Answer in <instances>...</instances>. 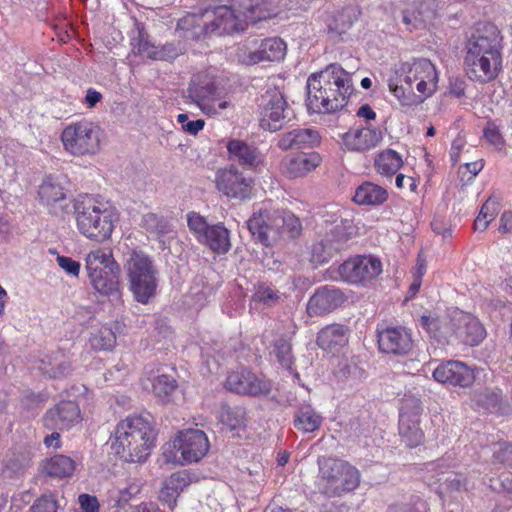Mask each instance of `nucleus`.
Returning <instances> with one entry per match:
<instances>
[{
  "mask_svg": "<svg viewBox=\"0 0 512 512\" xmlns=\"http://www.w3.org/2000/svg\"><path fill=\"white\" fill-rule=\"evenodd\" d=\"M307 107L314 113L342 109L354 91L352 76L339 64L328 65L307 79Z\"/></svg>",
  "mask_w": 512,
  "mask_h": 512,
  "instance_id": "f257e3e1",
  "label": "nucleus"
},
{
  "mask_svg": "<svg viewBox=\"0 0 512 512\" xmlns=\"http://www.w3.org/2000/svg\"><path fill=\"white\" fill-rule=\"evenodd\" d=\"M155 440L153 416L142 412L117 424L111 438V450L125 462L142 463L150 455Z\"/></svg>",
  "mask_w": 512,
  "mask_h": 512,
  "instance_id": "f03ea898",
  "label": "nucleus"
},
{
  "mask_svg": "<svg viewBox=\"0 0 512 512\" xmlns=\"http://www.w3.org/2000/svg\"><path fill=\"white\" fill-rule=\"evenodd\" d=\"M72 209L77 229L85 238L99 243L111 238L119 213L110 202L92 195H79Z\"/></svg>",
  "mask_w": 512,
  "mask_h": 512,
  "instance_id": "7ed1b4c3",
  "label": "nucleus"
},
{
  "mask_svg": "<svg viewBox=\"0 0 512 512\" xmlns=\"http://www.w3.org/2000/svg\"><path fill=\"white\" fill-rule=\"evenodd\" d=\"M438 83V74L432 62L425 58L404 62L395 68L394 74L388 80L390 91L403 104H408L416 90L423 97L432 95Z\"/></svg>",
  "mask_w": 512,
  "mask_h": 512,
  "instance_id": "20e7f679",
  "label": "nucleus"
},
{
  "mask_svg": "<svg viewBox=\"0 0 512 512\" xmlns=\"http://www.w3.org/2000/svg\"><path fill=\"white\" fill-rule=\"evenodd\" d=\"M86 270L95 291L110 301L120 302L119 277L121 269L109 248H99L86 256Z\"/></svg>",
  "mask_w": 512,
  "mask_h": 512,
  "instance_id": "39448f33",
  "label": "nucleus"
},
{
  "mask_svg": "<svg viewBox=\"0 0 512 512\" xmlns=\"http://www.w3.org/2000/svg\"><path fill=\"white\" fill-rule=\"evenodd\" d=\"M319 478L321 491L328 497L341 496L355 490L360 484V472L349 462L333 458L319 457Z\"/></svg>",
  "mask_w": 512,
  "mask_h": 512,
  "instance_id": "423d86ee",
  "label": "nucleus"
},
{
  "mask_svg": "<svg viewBox=\"0 0 512 512\" xmlns=\"http://www.w3.org/2000/svg\"><path fill=\"white\" fill-rule=\"evenodd\" d=\"M129 288L136 301L147 304L155 295L158 271L150 256L140 250H133L124 265Z\"/></svg>",
  "mask_w": 512,
  "mask_h": 512,
  "instance_id": "0eeeda50",
  "label": "nucleus"
},
{
  "mask_svg": "<svg viewBox=\"0 0 512 512\" xmlns=\"http://www.w3.org/2000/svg\"><path fill=\"white\" fill-rule=\"evenodd\" d=\"M100 137V127L87 120L71 123L61 133L65 151L77 157L96 154L100 150Z\"/></svg>",
  "mask_w": 512,
  "mask_h": 512,
  "instance_id": "6e6552de",
  "label": "nucleus"
},
{
  "mask_svg": "<svg viewBox=\"0 0 512 512\" xmlns=\"http://www.w3.org/2000/svg\"><path fill=\"white\" fill-rule=\"evenodd\" d=\"M187 97L208 116L219 114L229 105L227 101L220 98L215 81L207 74H197L191 78Z\"/></svg>",
  "mask_w": 512,
  "mask_h": 512,
  "instance_id": "1a4fd4ad",
  "label": "nucleus"
},
{
  "mask_svg": "<svg viewBox=\"0 0 512 512\" xmlns=\"http://www.w3.org/2000/svg\"><path fill=\"white\" fill-rule=\"evenodd\" d=\"M292 110L278 89L267 90L259 104V124L263 130L276 132L292 119Z\"/></svg>",
  "mask_w": 512,
  "mask_h": 512,
  "instance_id": "9d476101",
  "label": "nucleus"
},
{
  "mask_svg": "<svg viewBox=\"0 0 512 512\" xmlns=\"http://www.w3.org/2000/svg\"><path fill=\"white\" fill-rule=\"evenodd\" d=\"M68 179L63 174L49 175L38 188V197L42 205L46 206L49 212L58 217H64L72 209L67 200Z\"/></svg>",
  "mask_w": 512,
  "mask_h": 512,
  "instance_id": "9b49d317",
  "label": "nucleus"
},
{
  "mask_svg": "<svg viewBox=\"0 0 512 512\" xmlns=\"http://www.w3.org/2000/svg\"><path fill=\"white\" fill-rule=\"evenodd\" d=\"M202 31L206 35L231 34L245 29L239 14L230 5L206 7L201 10Z\"/></svg>",
  "mask_w": 512,
  "mask_h": 512,
  "instance_id": "f8f14e48",
  "label": "nucleus"
},
{
  "mask_svg": "<svg viewBox=\"0 0 512 512\" xmlns=\"http://www.w3.org/2000/svg\"><path fill=\"white\" fill-rule=\"evenodd\" d=\"M279 211L280 209L265 205L254 212L247 221L253 238L266 247L274 245L279 240Z\"/></svg>",
  "mask_w": 512,
  "mask_h": 512,
  "instance_id": "ddd939ff",
  "label": "nucleus"
},
{
  "mask_svg": "<svg viewBox=\"0 0 512 512\" xmlns=\"http://www.w3.org/2000/svg\"><path fill=\"white\" fill-rule=\"evenodd\" d=\"M382 272V264L372 256H355L338 267L340 278L350 284H366Z\"/></svg>",
  "mask_w": 512,
  "mask_h": 512,
  "instance_id": "4468645a",
  "label": "nucleus"
},
{
  "mask_svg": "<svg viewBox=\"0 0 512 512\" xmlns=\"http://www.w3.org/2000/svg\"><path fill=\"white\" fill-rule=\"evenodd\" d=\"M225 387L236 394L253 397L268 396L272 390L269 380L246 369L231 372L227 376Z\"/></svg>",
  "mask_w": 512,
  "mask_h": 512,
  "instance_id": "2eb2a0df",
  "label": "nucleus"
},
{
  "mask_svg": "<svg viewBox=\"0 0 512 512\" xmlns=\"http://www.w3.org/2000/svg\"><path fill=\"white\" fill-rule=\"evenodd\" d=\"M216 187L229 198L245 200L251 195L252 180L231 165L217 172Z\"/></svg>",
  "mask_w": 512,
  "mask_h": 512,
  "instance_id": "dca6fc26",
  "label": "nucleus"
},
{
  "mask_svg": "<svg viewBox=\"0 0 512 512\" xmlns=\"http://www.w3.org/2000/svg\"><path fill=\"white\" fill-rule=\"evenodd\" d=\"M433 378L447 386L469 388L475 381V373L474 369L464 362L449 360L435 368Z\"/></svg>",
  "mask_w": 512,
  "mask_h": 512,
  "instance_id": "f3484780",
  "label": "nucleus"
},
{
  "mask_svg": "<svg viewBox=\"0 0 512 512\" xmlns=\"http://www.w3.org/2000/svg\"><path fill=\"white\" fill-rule=\"evenodd\" d=\"M500 47V32L498 28L492 24H486L483 28L478 29L466 45V49L471 50L472 55L482 54L494 61L501 60Z\"/></svg>",
  "mask_w": 512,
  "mask_h": 512,
  "instance_id": "a211bd4d",
  "label": "nucleus"
},
{
  "mask_svg": "<svg viewBox=\"0 0 512 512\" xmlns=\"http://www.w3.org/2000/svg\"><path fill=\"white\" fill-rule=\"evenodd\" d=\"M210 447L208 438L202 430L189 429L181 432L174 441V448L181 454L185 463H193L201 460Z\"/></svg>",
  "mask_w": 512,
  "mask_h": 512,
  "instance_id": "6ab92c4d",
  "label": "nucleus"
},
{
  "mask_svg": "<svg viewBox=\"0 0 512 512\" xmlns=\"http://www.w3.org/2000/svg\"><path fill=\"white\" fill-rule=\"evenodd\" d=\"M453 325L456 329V344L475 347L486 338L485 327L472 314L456 310V319Z\"/></svg>",
  "mask_w": 512,
  "mask_h": 512,
  "instance_id": "aec40b11",
  "label": "nucleus"
},
{
  "mask_svg": "<svg viewBox=\"0 0 512 512\" xmlns=\"http://www.w3.org/2000/svg\"><path fill=\"white\" fill-rule=\"evenodd\" d=\"M43 421L49 430H68L80 421L79 406L75 401H60L46 412Z\"/></svg>",
  "mask_w": 512,
  "mask_h": 512,
  "instance_id": "412c9836",
  "label": "nucleus"
},
{
  "mask_svg": "<svg viewBox=\"0 0 512 512\" xmlns=\"http://www.w3.org/2000/svg\"><path fill=\"white\" fill-rule=\"evenodd\" d=\"M378 345L383 353L405 356L412 350L413 342L405 328L387 327L378 330Z\"/></svg>",
  "mask_w": 512,
  "mask_h": 512,
  "instance_id": "4be33fe9",
  "label": "nucleus"
},
{
  "mask_svg": "<svg viewBox=\"0 0 512 512\" xmlns=\"http://www.w3.org/2000/svg\"><path fill=\"white\" fill-rule=\"evenodd\" d=\"M277 0H229L231 8L239 14L242 23H256L275 14Z\"/></svg>",
  "mask_w": 512,
  "mask_h": 512,
  "instance_id": "5701e85b",
  "label": "nucleus"
},
{
  "mask_svg": "<svg viewBox=\"0 0 512 512\" xmlns=\"http://www.w3.org/2000/svg\"><path fill=\"white\" fill-rule=\"evenodd\" d=\"M471 407L484 414H503L508 407L502 390L497 387H483L475 389L471 396Z\"/></svg>",
  "mask_w": 512,
  "mask_h": 512,
  "instance_id": "b1692460",
  "label": "nucleus"
},
{
  "mask_svg": "<svg viewBox=\"0 0 512 512\" xmlns=\"http://www.w3.org/2000/svg\"><path fill=\"white\" fill-rule=\"evenodd\" d=\"M346 300L343 292L332 286H323L316 290L307 304L309 316H320L339 308Z\"/></svg>",
  "mask_w": 512,
  "mask_h": 512,
  "instance_id": "393cba45",
  "label": "nucleus"
},
{
  "mask_svg": "<svg viewBox=\"0 0 512 512\" xmlns=\"http://www.w3.org/2000/svg\"><path fill=\"white\" fill-rule=\"evenodd\" d=\"M421 407L416 404L413 409L408 405L402 406L399 415V434L406 446L413 448L423 440V432L420 429Z\"/></svg>",
  "mask_w": 512,
  "mask_h": 512,
  "instance_id": "a878e982",
  "label": "nucleus"
},
{
  "mask_svg": "<svg viewBox=\"0 0 512 512\" xmlns=\"http://www.w3.org/2000/svg\"><path fill=\"white\" fill-rule=\"evenodd\" d=\"M456 310L446 317H430L423 315L420 318V325L439 344H456V329L454 327Z\"/></svg>",
  "mask_w": 512,
  "mask_h": 512,
  "instance_id": "bb28decb",
  "label": "nucleus"
},
{
  "mask_svg": "<svg viewBox=\"0 0 512 512\" xmlns=\"http://www.w3.org/2000/svg\"><path fill=\"white\" fill-rule=\"evenodd\" d=\"M321 142L319 132L313 128H295L279 136L277 147L282 151L312 149Z\"/></svg>",
  "mask_w": 512,
  "mask_h": 512,
  "instance_id": "cd10ccee",
  "label": "nucleus"
},
{
  "mask_svg": "<svg viewBox=\"0 0 512 512\" xmlns=\"http://www.w3.org/2000/svg\"><path fill=\"white\" fill-rule=\"evenodd\" d=\"M195 475L187 470H181L171 474L162 485L159 500L170 510L177 505L180 494L194 481Z\"/></svg>",
  "mask_w": 512,
  "mask_h": 512,
  "instance_id": "c85d7f7f",
  "label": "nucleus"
},
{
  "mask_svg": "<svg viewBox=\"0 0 512 512\" xmlns=\"http://www.w3.org/2000/svg\"><path fill=\"white\" fill-rule=\"evenodd\" d=\"M501 65V60L494 61L488 56L472 55L471 50H467L465 57L466 73L471 80L487 82L497 76V71Z\"/></svg>",
  "mask_w": 512,
  "mask_h": 512,
  "instance_id": "c756f323",
  "label": "nucleus"
},
{
  "mask_svg": "<svg viewBox=\"0 0 512 512\" xmlns=\"http://www.w3.org/2000/svg\"><path fill=\"white\" fill-rule=\"evenodd\" d=\"M342 140L348 150L365 152L378 145L382 140V132L370 127L350 129L343 134Z\"/></svg>",
  "mask_w": 512,
  "mask_h": 512,
  "instance_id": "7c9ffc66",
  "label": "nucleus"
},
{
  "mask_svg": "<svg viewBox=\"0 0 512 512\" xmlns=\"http://www.w3.org/2000/svg\"><path fill=\"white\" fill-rule=\"evenodd\" d=\"M348 339L349 328L343 324L333 323L317 333L316 343L322 350L337 353L347 345Z\"/></svg>",
  "mask_w": 512,
  "mask_h": 512,
  "instance_id": "2f4dec72",
  "label": "nucleus"
},
{
  "mask_svg": "<svg viewBox=\"0 0 512 512\" xmlns=\"http://www.w3.org/2000/svg\"><path fill=\"white\" fill-rule=\"evenodd\" d=\"M286 55L285 42L277 37L267 38L261 41L259 48L249 52L243 62L254 65L262 61H280Z\"/></svg>",
  "mask_w": 512,
  "mask_h": 512,
  "instance_id": "473e14b6",
  "label": "nucleus"
},
{
  "mask_svg": "<svg viewBox=\"0 0 512 512\" xmlns=\"http://www.w3.org/2000/svg\"><path fill=\"white\" fill-rule=\"evenodd\" d=\"M321 156L316 152L301 153L288 158L284 163V172L289 178H299L319 166Z\"/></svg>",
  "mask_w": 512,
  "mask_h": 512,
  "instance_id": "72a5a7b5",
  "label": "nucleus"
},
{
  "mask_svg": "<svg viewBox=\"0 0 512 512\" xmlns=\"http://www.w3.org/2000/svg\"><path fill=\"white\" fill-rule=\"evenodd\" d=\"M231 159L243 166L255 168L260 163V153L257 148L249 146L241 140H231L227 144Z\"/></svg>",
  "mask_w": 512,
  "mask_h": 512,
  "instance_id": "f704fd0d",
  "label": "nucleus"
},
{
  "mask_svg": "<svg viewBox=\"0 0 512 512\" xmlns=\"http://www.w3.org/2000/svg\"><path fill=\"white\" fill-rule=\"evenodd\" d=\"M199 242L218 254L228 252L231 246L229 231L222 224L211 225Z\"/></svg>",
  "mask_w": 512,
  "mask_h": 512,
  "instance_id": "c9c22d12",
  "label": "nucleus"
},
{
  "mask_svg": "<svg viewBox=\"0 0 512 512\" xmlns=\"http://www.w3.org/2000/svg\"><path fill=\"white\" fill-rule=\"evenodd\" d=\"M388 198L385 188L372 182L362 183L355 191L353 200L359 205L377 206L383 204Z\"/></svg>",
  "mask_w": 512,
  "mask_h": 512,
  "instance_id": "e433bc0d",
  "label": "nucleus"
},
{
  "mask_svg": "<svg viewBox=\"0 0 512 512\" xmlns=\"http://www.w3.org/2000/svg\"><path fill=\"white\" fill-rule=\"evenodd\" d=\"M358 10L355 7L348 6L336 11L328 19V32L335 36L345 34L357 20Z\"/></svg>",
  "mask_w": 512,
  "mask_h": 512,
  "instance_id": "4c0bfd02",
  "label": "nucleus"
},
{
  "mask_svg": "<svg viewBox=\"0 0 512 512\" xmlns=\"http://www.w3.org/2000/svg\"><path fill=\"white\" fill-rule=\"evenodd\" d=\"M352 224L348 219H336L331 228L326 232L325 239L329 241L338 252L345 248L347 241L351 238Z\"/></svg>",
  "mask_w": 512,
  "mask_h": 512,
  "instance_id": "58836bf2",
  "label": "nucleus"
},
{
  "mask_svg": "<svg viewBox=\"0 0 512 512\" xmlns=\"http://www.w3.org/2000/svg\"><path fill=\"white\" fill-rule=\"evenodd\" d=\"M75 470V462L68 456L55 455L46 461L43 471L50 477H70Z\"/></svg>",
  "mask_w": 512,
  "mask_h": 512,
  "instance_id": "ea45409f",
  "label": "nucleus"
},
{
  "mask_svg": "<svg viewBox=\"0 0 512 512\" xmlns=\"http://www.w3.org/2000/svg\"><path fill=\"white\" fill-rule=\"evenodd\" d=\"M322 417L310 405L301 406L294 417V427L305 433L319 429Z\"/></svg>",
  "mask_w": 512,
  "mask_h": 512,
  "instance_id": "a19ab883",
  "label": "nucleus"
},
{
  "mask_svg": "<svg viewBox=\"0 0 512 512\" xmlns=\"http://www.w3.org/2000/svg\"><path fill=\"white\" fill-rule=\"evenodd\" d=\"M39 370L50 378H60L72 371V365L63 355H60V358L55 356L40 360Z\"/></svg>",
  "mask_w": 512,
  "mask_h": 512,
  "instance_id": "79ce46f5",
  "label": "nucleus"
},
{
  "mask_svg": "<svg viewBox=\"0 0 512 512\" xmlns=\"http://www.w3.org/2000/svg\"><path fill=\"white\" fill-rule=\"evenodd\" d=\"M141 491V482L133 480L128 483L123 489L113 491L109 495V505L111 508L117 510L125 509L133 497L138 495Z\"/></svg>",
  "mask_w": 512,
  "mask_h": 512,
  "instance_id": "37998d69",
  "label": "nucleus"
},
{
  "mask_svg": "<svg viewBox=\"0 0 512 512\" xmlns=\"http://www.w3.org/2000/svg\"><path fill=\"white\" fill-rule=\"evenodd\" d=\"M401 156L392 149L381 152L375 159V168L378 173L385 176L394 175L402 166Z\"/></svg>",
  "mask_w": 512,
  "mask_h": 512,
  "instance_id": "c03bdc74",
  "label": "nucleus"
},
{
  "mask_svg": "<svg viewBox=\"0 0 512 512\" xmlns=\"http://www.w3.org/2000/svg\"><path fill=\"white\" fill-rule=\"evenodd\" d=\"M279 239L286 236L289 239H296L302 231V224L298 217L287 210L279 211Z\"/></svg>",
  "mask_w": 512,
  "mask_h": 512,
  "instance_id": "a18cd8bd",
  "label": "nucleus"
},
{
  "mask_svg": "<svg viewBox=\"0 0 512 512\" xmlns=\"http://www.w3.org/2000/svg\"><path fill=\"white\" fill-rule=\"evenodd\" d=\"M177 387L176 379L166 374L158 375L152 381L153 393L162 403L171 401L172 394L176 391Z\"/></svg>",
  "mask_w": 512,
  "mask_h": 512,
  "instance_id": "49530a36",
  "label": "nucleus"
},
{
  "mask_svg": "<svg viewBox=\"0 0 512 512\" xmlns=\"http://www.w3.org/2000/svg\"><path fill=\"white\" fill-rule=\"evenodd\" d=\"M220 422L230 430H236L246 425V410L241 406L230 407L223 405L219 414Z\"/></svg>",
  "mask_w": 512,
  "mask_h": 512,
  "instance_id": "de8ad7c7",
  "label": "nucleus"
},
{
  "mask_svg": "<svg viewBox=\"0 0 512 512\" xmlns=\"http://www.w3.org/2000/svg\"><path fill=\"white\" fill-rule=\"evenodd\" d=\"M131 46L134 54L155 60L158 47L149 41L147 33L140 25H137V36L131 39Z\"/></svg>",
  "mask_w": 512,
  "mask_h": 512,
  "instance_id": "09e8293b",
  "label": "nucleus"
},
{
  "mask_svg": "<svg viewBox=\"0 0 512 512\" xmlns=\"http://www.w3.org/2000/svg\"><path fill=\"white\" fill-rule=\"evenodd\" d=\"M89 342L94 350H111L116 344V335L110 327L102 326L91 334Z\"/></svg>",
  "mask_w": 512,
  "mask_h": 512,
  "instance_id": "8fccbe9b",
  "label": "nucleus"
},
{
  "mask_svg": "<svg viewBox=\"0 0 512 512\" xmlns=\"http://www.w3.org/2000/svg\"><path fill=\"white\" fill-rule=\"evenodd\" d=\"M142 222L143 227L157 237H162L172 232L171 223L166 218L155 213L145 214Z\"/></svg>",
  "mask_w": 512,
  "mask_h": 512,
  "instance_id": "3c124183",
  "label": "nucleus"
},
{
  "mask_svg": "<svg viewBox=\"0 0 512 512\" xmlns=\"http://www.w3.org/2000/svg\"><path fill=\"white\" fill-rule=\"evenodd\" d=\"M273 353L275 354L280 365L285 369H291L294 363L291 342L281 337L274 342Z\"/></svg>",
  "mask_w": 512,
  "mask_h": 512,
  "instance_id": "603ef678",
  "label": "nucleus"
},
{
  "mask_svg": "<svg viewBox=\"0 0 512 512\" xmlns=\"http://www.w3.org/2000/svg\"><path fill=\"white\" fill-rule=\"evenodd\" d=\"M338 251L327 239L323 238L311 247V261L317 264L328 262Z\"/></svg>",
  "mask_w": 512,
  "mask_h": 512,
  "instance_id": "864d4df0",
  "label": "nucleus"
},
{
  "mask_svg": "<svg viewBox=\"0 0 512 512\" xmlns=\"http://www.w3.org/2000/svg\"><path fill=\"white\" fill-rule=\"evenodd\" d=\"M280 299V294L277 289L267 283H259L255 287L253 300L262 303L266 306L275 305Z\"/></svg>",
  "mask_w": 512,
  "mask_h": 512,
  "instance_id": "5fc2aeb1",
  "label": "nucleus"
},
{
  "mask_svg": "<svg viewBox=\"0 0 512 512\" xmlns=\"http://www.w3.org/2000/svg\"><path fill=\"white\" fill-rule=\"evenodd\" d=\"M387 512H428L427 503L416 496L408 502H397L390 505Z\"/></svg>",
  "mask_w": 512,
  "mask_h": 512,
  "instance_id": "6e6d98bb",
  "label": "nucleus"
},
{
  "mask_svg": "<svg viewBox=\"0 0 512 512\" xmlns=\"http://www.w3.org/2000/svg\"><path fill=\"white\" fill-rule=\"evenodd\" d=\"M187 224L189 230L195 235L198 241L201 240L205 232L211 226L207 223L203 216L194 211H191L187 214Z\"/></svg>",
  "mask_w": 512,
  "mask_h": 512,
  "instance_id": "4d7b16f0",
  "label": "nucleus"
},
{
  "mask_svg": "<svg viewBox=\"0 0 512 512\" xmlns=\"http://www.w3.org/2000/svg\"><path fill=\"white\" fill-rule=\"evenodd\" d=\"M493 462L503 465L512 464V444L503 443L499 444L493 452Z\"/></svg>",
  "mask_w": 512,
  "mask_h": 512,
  "instance_id": "13d9d810",
  "label": "nucleus"
},
{
  "mask_svg": "<svg viewBox=\"0 0 512 512\" xmlns=\"http://www.w3.org/2000/svg\"><path fill=\"white\" fill-rule=\"evenodd\" d=\"M57 508V502L52 496H42L30 507L29 512H57Z\"/></svg>",
  "mask_w": 512,
  "mask_h": 512,
  "instance_id": "bf43d9fd",
  "label": "nucleus"
},
{
  "mask_svg": "<svg viewBox=\"0 0 512 512\" xmlns=\"http://www.w3.org/2000/svg\"><path fill=\"white\" fill-rule=\"evenodd\" d=\"M58 266L67 274L78 277L81 265L78 261L68 256L58 255L56 258Z\"/></svg>",
  "mask_w": 512,
  "mask_h": 512,
  "instance_id": "052dcab7",
  "label": "nucleus"
},
{
  "mask_svg": "<svg viewBox=\"0 0 512 512\" xmlns=\"http://www.w3.org/2000/svg\"><path fill=\"white\" fill-rule=\"evenodd\" d=\"M29 458L25 455L13 454L6 460L5 468L12 473H19L28 466Z\"/></svg>",
  "mask_w": 512,
  "mask_h": 512,
  "instance_id": "680f3d73",
  "label": "nucleus"
},
{
  "mask_svg": "<svg viewBox=\"0 0 512 512\" xmlns=\"http://www.w3.org/2000/svg\"><path fill=\"white\" fill-rule=\"evenodd\" d=\"M81 512H99V502L96 496L81 494L78 497Z\"/></svg>",
  "mask_w": 512,
  "mask_h": 512,
  "instance_id": "e2e57ef3",
  "label": "nucleus"
},
{
  "mask_svg": "<svg viewBox=\"0 0 512 512\" xmlns=\"http://www.w3.org/2000/svg\"><path fill=\"white\" fill-rule=\"evenodd\" d=\"M180 53V50L174 43H167L162 47H158L157 55L155 60L170 61L175 59Z\"/></svg>",
  "mask_w": 512,
  "mask_h": 512,
  "instance_id": "0e129e2a",
  "label": "nucleus"
},
{
  "mask_svg": "<svg viewBox=\"0 0 512 512\" xmlns=\"http://www.w3.org/2000/svg\"><path fill=\"white\" fill-rule=\"evenodd\" d=\"M498 208L499 203L495 199L490 197L482 205L478 216H482V218L485 219L493 220L498 213Z\"/></svg>",
  "mask_w": 512,
  "mask_h": 512,
  "instance_id": "69168bd1",
  "label": "nucleus"
},
{
  "mask_svg": "<svg viewBox=\"0 0 512 512\" xmlns=\"http://www.w3.org/2000/svg\"><path fill=\"white\" fill-rule=\"evenodd\" d=\"M43 401L44 398L41 394H36L33 392H26L21 400L22 405L28 410H34L38 408Z\"/></svg>",
  "mask_w": 512,
  "mask_h": 512,
  "instance_id": "338daca9",
  "label": "nucleus"
},
{
  "mask_svg": "<svg viewBox=\"0 0 512 512\" xmlns=\"http://www.w3.org/2000/svg\"><path fill=\"white\" fill-rule=\"evenodd\" d=\"M484 137L489 143L496 147H500L503 144L502 135L496 127L485 128Z\"/></svg>",
  "mask_w": 512,
  "mask_h": 512,
  "instance_id": "774afa93",
  "label": "nucleus"
}]
</instances>
